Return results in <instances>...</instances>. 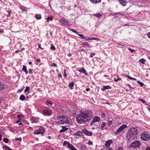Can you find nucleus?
<instances>
[{
    "mask_svg": "<svg viewBox=\"0 0 150 150\" xmlns=\"http://www.w3.org/2000/svg\"><path fill=\"white\" fill-rule=\"evenodd\" d=\"M93 113L91 110L80 111L76 117L77 122L79 124H82L89 121L93 117Z\"/></svg>",
    "mask_w": 150,
    "mask_h": 150,
    "instance_id": "1",
    "label": "nucleus"
},
{
    "mask_svg": "<svg viewBox=\"0 0 150 150\" xmlns=\"http://www.w3.org/2000/svg\"><path fill=\"white\" fill-rule=\"evenodd\" d=\"M138 133L137 129L135 128H132L128 131L127 134V139L128 140H132L136 137Z\"/></svg>",
    "mask_w": 150,
    "mask_h": 150,
    "instance_id": "2",
    "label": "nucleus"
},
{
    "mask_svg": "<svg viewBox=\"0 0 150 150\" xmlns=\"http://www.w3.org/2000/svg\"><path fill=\"white\" fill-rule=\"evenodd\" d=\"M59 120L58 122L59 124H68L69 123V120L68 118L65 116L59 115L57 118Z\"/></svg>",
    "mask_w": 150,
    "mask_h": 150,
    "instance_id": "3",
    "label": "nucleus"
},
{
    "mask_svg": "<svg viewBox=\"0 0 150 150\" xmlns=\"http://www.w3.org/2000/svg\"><path fill=\"white\" fill-rule=\"evenodd\" d=\"M141 138L143 140H148L150 138V133L148 132H144L141 134Z\"/></svg>",
    "mask_w": 150,
    "mask_h": 150,
    "instance_id": "4",
    "label": "nucleus"
},
{
    "mask_svg": "<svg viewBox=\"0 0 150 150\" xmlns=\"http://www.w3.org/2000/svg\"><path fill=\"white\" fill-rule=\"evenodd\" d=\"M45 129L44 127H40L38 129L35 130L34 131V133L38 134H41L42 135H43V133L45 132Z\"/></svg>",
    "mask_w": 150,
    "mask_h": 150,
    "instance_id": "5",
    "label": "nucleus"
},
{
    "mask_svg": "<svg viewBox=\"0 0 150 150\" xmlns=\"http://www.w3.org/2000/svg\"><path fill=\"white\" fill-rule=\"evenodd\" d=\"M52 112V111L50 109H45L43 110L42 111V113L45 116H50L51 115Z\"/></svg>",
    "mask_w": 150,
    "mask_h": 150,
    "instance_id": "6",
    "label": "nucleus"
},
{
    "mask_svg": "<svg viewBox=\"0 0 150 150\" xmlns=\"http://www.w3.org/2000/svg\"><path fill=\"white\" fill-rule=\"evenodd\" d=\"M127 126L126 124H123L115 132V134H118L119 133L121 132L124 129L127 128Z\"/></svg>",
    "mask_w": 150,
    "mask_h": 150,
    "instance_id": "7",
    "label": "nucleus"
},
{
    "mask_svg": "<svg viewBox=\"0 0 150 150\" xmlns=\"http://www.w3.org/2000/svg\"><path fill=\"white\" fill-rule=\"evenodd\" d=\"M140 144V141L138 140H136L131 143L130 147L134 148H139Z\"/></svg>",
    "mask_w": 150,
    "mask_h": 150,
    "instance_id": "8",
    "label": "nucleus"
},
{
    "mask_svg": "<svg viewBox=\"0 0 150 150\" xmlns=\"http://www.w3.org/2000/svg\"><path fill=\"white\" fill-rule=\"evenodd\" d=\"M100 120V118L98 116H96L94 117L91 122L90 125L91 126L95 122H99Z\"/></svg>",
    "mask_w": 150,
    "mask_h": 150,
    "instance_id": "9",
    "label": "nucleus"
},
{
    "mask_svg": "<svg viewBox=\"0 0 150 150\" xmlns=\"http://www.w3.org/2000/svg\"><path fill=\"white\" fill-rule=\"evenodd\" d=\"M59 22L62 25H68L69 21L65 19L62 18L60 20Z\"/></svg>",
    "mask_w": 150,
    "mask_h": 150,
    "instance_id": "10",
    "label": "nucleus"
},
{
    "mask_svg": "<svg viewBox=\"0 0 150 150\" xmlns=\"http://www.w3.org/2000/svg\"><path fill=\"white\" fill-rule=\"evenodd\" d=\"M82 131L85 135L88 136H91L93 134V133L92 132H89L85 129H83Z\"/></svg>",
    "mask_w": 150,
    "mask_h": 150,
    "instance_id": "11",
    "label": "nucleus"
},
{
    "mask_svg": "<svg viewBox=\"0 0 150 150\" xmlns=\"http://www.w3.org/2000/svg\"><path fill=\"white\" fill-rule=\"evenodd\" d=\"M77 71L80 73H83L86 75H88V73L83 67H82L79 69H78Z\"/></svg>",
    "mask_w": 150,
    "mask_h": 150,
    "instance_id": "12",
    "label": "nucleus"
},
{
    "mask_svg": "<svg viewBox=\"0 0 150 150\" xmlns=\"http://www.w3.org/2000/svg\"><path fill=\"white\" fill-rule=\"evenodd\" d=\"M39 118L38 117H32L31 120L32 122L36 123L39 121Z\"/></svg>",
    "mask_w": 150,
    "mask_h": 150,
    "instance_id": "13",
    "label": "nucleus"
},
{
    "mask_svg": "<svg viewBox=\"0 0 150 150\" xmlns=\"http://www.w3.org/2000/svg\"><path fill=\"white\" fill-rule=\"evenodd\" d=\"M119 2L123 6H126L127 3L126 0H119Z\"/></svg>",
    "mask_w": 150,
    "mask_h": 150,
    "instance_id": "14",
    "label": "nucleus"
},
{
    "mask_svg": "<svg viewBox=\"0 0 150 150\" xmlns=\"http://www.w3.org/2000/svg\"><path fill=\"white\" fill-rule=\"evenodd\" d=\"M112 141L111 140H107L105 144V145L107 148L110 147V145L112 144Z\"/></svg>",
    "mask_w": 150,
    "mask_h": 150,
    "instance_id": "15",
    "label": "nucleus"
},
{
    "mask_svg": "<svg viewBox=\"0 0 150 150\" xmlns=\"http://www.w3.org/2000/svg\"><path fill=\"white\" fill-rule=\"evenodd\" d=\"M68 127V126H62V129L59 131V132L61 133L66 131L68 129V127Z\"/></svg>",
    "mask_w": 150,
    "mask_h": 150,
    "instance_id": "16",
    "label": "nucleus"
},
{
    "mask_svg": "<svg viewBox=\"0 0 150 150\" xmlns=\"http://www.w3.org/2000/svg\"><path fill=\"white\" fill-rule=\"evenodd\" d=\"M82 46L83 47H90L91 46L87 42H84L82 43Z\"/></svg>",
    "mask_w": 150,
    "mask_h": 150,
    "instance_id": "17",
    "label": "nucleus"
},
{
    "mask_svg": "<svg viewBox=\"0 0 150 150\" xmlns=\"http://www.w3.org/2000/svg\"><path fill=\"white\" fill-rule=\"evenodd\" d=\"M111 87L109 85L107 86H103V88L101 89V90L103 91H104L106 89H110Z\"/></svg>",
    "mask_w": 150,
    "mask_h": 150,
    "instance_id": "18",
    "label": "nucleus"
},
{
    "mask_svg": "<svg viewBox=\"0 0 150 150\" xmlns=\"http://www.w3.org/2000/svg\"><path fill=\"white\" fill-rule=\"evenodd\" d=\"M101 0H90L91 3L96 4L100 3L101 1Z\"/></svg>",
    "mask_w": 150,
    "mask_h": 150,
    "instance_id": "19",
    "label": "nucleus"
},
{
    "mask_svg": "<svg viewBox=\"0 0 150 150\" xmlns=\"http://www.w3.org/2000/svg\"><path fill=\"white\" fill-rule=\"evenodd\" d=\"M22 70L25 72L26 74H27L28 73V71L27 68L25 66H23Z\"/></svg>",
    "mask_w": 150,
    "mask_h": 150,
    "instance_id": "20",
    "label": "nucleus"
},
{
    "mask_svg": "<svg viewBox=\"0 0 150 150\" xmlns=\"http://www.w3.org/2000/svg\"><path fill=\"white\" fill-rule=\"evenodd\" d=\"M35 17L37 20H40L41 18V16L40 14H35Z\"/></svg>",
    "mask_w": 150,
    "mask_h": 150,
    "instance_id": "21",
    "label": "nucleus"
},
{
    "mask_svg": "<svg viewBox=\"0 0 150 150\" xmlns=\"http://www.w3.org/2000/svg\"><path fill=\"white\" fill-rule=\"evenodd\" d=\"M2 148L4 150H12L11 149L6 145H4Z\"/></svg>",
    "mask_w": 150,
    "mask_h": 150,
    "instance_id": "22",
    "label": "nucleus"
},
{
    "mask_svg": "<svg viewBox=\"0 0 150 150\" xmlns=\"http://www.w3.org/2000/svg\"><path fill=\"white\" fill-rule=\"evenodd\" d=\"M82 133L80 131H78L76 132L74 134L75 135L78 136H80L82 135Z\"/></svg>",
    "mask_w": 150,
    "mask_h": 150,
    "instance_id": "23",
    "label": "nucleus"
},
{
    "mask_svg": "<svg viewBox=\"0 0 150 150\" xmlns=\"http://www.w3.org/2000/svg\"><path fill=\"white\" fill-rule=\"evenodd\" d=\"M106 124V123L105 122H103L102 124H101V126H100V128L101 130H103L104 129V127L105 126V125Z\"/></svg>",
    "mask_w": 150,
    "mask_h": 150,
    "instance_id": "24",
    "label": "nucleus"
},
{
    "mask_svg": "<svg viewBox=\"0 0 150 150\" xmlns=\"http://www.w3.org/2000/svg\"><path fill=\"white\" fill-rule=\"evenodd\" d=\"M69 148H70L71 150H77V149L71 144L69 145Z\"/></svg>",
    "mask_w": 150,
    "mask_h": 150,
    "instance_id": "25",
    "label": "nucleus"
},
{
    "mask_svg": "<svg viewBox=\"0 0 150 150\" xmlns=\"http://www.w3.org/2000/svg\"><path fill=\"white\" fill-rule=\"evenodd\" d=\"M4 88V86L0 82V91H3Z\"/></svg>",
    "mask_w": 150,
    "mask_h": 150,
    "instance_id": "26",
    "label": "nucleus"
},
{
    "mask_svg": "<svg viewBox=\"0 0 150 150\" xmlns=\"http://www.w3.org/2000/svg\"><path fill=\"white\" fill-rule=\"evenodd\" d=\"M69 144H71L69 142L66 141H65L64 142L63 146H67V145L68 147H69Z\"/></svg>",
    "mask_w": 150,
    "mask_h": 150,
    "instance_id": "27",
    "label": "nucleus"
},
{
    "mask_svg": "<svg viewBox=\"0 0 150 150\" xmlns=\"http://www.w3.org/2000/svg\"><path fill=\"white\" fill-rule=\"evenodd\" d=\"M103 15L102 14L100 13H97L95 14L94 15V16L98 17V18H100Z\"/></svg>",
    "mask_w": 150,
    "mask_h": 150,
    "instance_id": "28",
    "label": "nucleus"
},
{
    "mask_svg": "<svg viewBox=\"0 0 150 150\" xmlns=\"http://www.w3.org/2000/svg\"><path fill=\"white\" fill-rule=\"evenodd\" d=\"M19 99L20 100H24L25 99V96L24 95H23V94L21 95L20 97H19Z\"/></svg>",
    "mask_w": 150,
    "mask_h": 150,
    "instance_id": "29",
    "label": "nucleus"
},
{
    "mask_svg": "<svg viewBox=\"0 0 150 150\" xmlns=\"http://www.w3.org/2000/svg\"><path fill=\"white\" fill-rule=\"evenodd\" d=\"M53 17L52 16H51L50 17H48L46 19V20H47V22H49L50 21H52L53 20Z\"/></svg>",
    "mask_w": 150,
    "mask_h": 150,
    "instance_id": "30",
    "label": "nucleus"
},
{
    "mask_svg": "<svg viewBox=\"0 0 150 150\" xmlns=\"http://www.w3.org/2000/svg\"><path fill=\"white\" fill-rule=\"evenodd\" d=\"M80 148L82 150H86L87 147L85 145H81Z\"/></svg>",
    "mask_w": 150,
    "mask_h": 150,
    "instance_id": "31",
    "label": "nucleus"
},
{
    "mask_svg": "<svg viewBox=\"0 0 150 150\" xmlns=\"http://www.w3.org/2000/svg\"><path fill=\"white\" fill-rule=\"evenodd\" d=\"M74 82H71V83H69V86L70 88H72L74 86Z\"/></svg>",
    "mask_w": 150,
    "mask_h": 150,
    "instance_id": "32",
    "label": "nucleus"
},
{
    "mask_svg": "<svg viewBox=\"0 0 150 150\" xmlns=\"http://www.w3.org/2000/svg\"><path fill=\"white\" fill-rule=\"evenodd\" d=\"M77 35L80 37H81V39H85L86 38H85V36L84 35H83L77 34Z\"/></svg>",
    "mask_w": 150,
    "mask_h": 150,
    "instance_id": "33",
    "label": "nucleus"
},
{
    "mask_svg": "<svg viewBox=\"0 0 150 150\" xmlns=\"http://www.w3.org/2000/svg\"><path fill=\"white\" fill-rule=\"evenodd\" d=\"M94 38H90L88 37H87L85 39L86 41H88L89 40H94Z\"/></svg>",
    "mask_w": 150,
    "mask_h": 150,
    "instance_id": "34",
    "label": "nucleus"
},
{
    "mask_svg": "<svg viewBox=\"0 0 150 150\" xmlns=\"http://www.w3.org/2000/svg\"><path fill=\"white\" fill-rule=\"evenodd\" d=\"M20 8L22 10L23 12L24 11H25L26 10L25 8L23 6H21Z\"/></svg>",
    "mask_w": 150,
    "mask_h": 150,
    "instance_id": "35",
    "label": "nucleus"
},
{
    "mask_svg": "<svg viewBox=\"0 0 150 150\" xmlns=\"http://www.w3.org/2000/svg\"><path fill=\"white\" fill-rule=\"evenodd\" d=\"M3 141L6 143H8V139L6 138H4L3 139Z\"/></svg>",
    "mask_w": 150,
    "mask_h": 150,
    "instance_id": "36",
    "label": "nucleus"
},
{
    "mask_svg": "<svg viewBox=\"0 0 150 150\" xmlns=\"http://www.w3.org/2000/svg\"><path fill=\"white\" fill-rule=\"evenodd\" d=\"M126 76L130 80H133L135 81L137 80V79L135 78L132 77L129 75H127Z\"/></svg>",
    "mask_w": 150,
    "mask_h": 150,
    "instance_id": "37",
    "label": "nucleus"
},
{
    "mask_svg": "<svg viewBox=\"0 0 150 150\" xmlns=\"http://www.w3.org/2000/svg\"><path fill=\"white\" fill-rule=\"evenodd\" d=\"M140 62L142 64H144V62L145 61V60L144 58H142L139 60Z\"/></svg>",
    "mask_w": 150,
    "mask_h": 150,
    "instance_id": "38",
    "label": "nucleus"
},
{
    "mask_svg": "<svg viewBox=\"0 0 150 150\" xmlns=\"http://www.w3.org/2000/svg\"><path fill=\"white\" fill-rule=\"evenodd\" d=\"M46 103L50 105H51L53 104L52 102L50 100H47L46 101Z\"/></svg>",
    "mask_w": 150,
    "mask_h": 150,
    "instance_id": "39",
    "label": "nucleus"
},
{
    "mask_svg": "<svg viewBox=\"0 0 150 150\" xmlns=\"http://www.w3.org/2000/svg\"><path fill=\"white\" fill-rule=\"evenodd\" d=\"M137 83L138 84H139L142 87L143 86L144 84L143 83L139 81H137Z\"/></svg>",
    "mask_w": 150,
    "mask_h": 150,
    "instance_id": "40",
    "label": "nucleus"
},
{
    "mask_svg": "<svg viewBox=\"0 0 150 150\" xmlns=\"http://www.w3.org/2000/svg\"><path fill=\"white\" fill-rule=\"evenodd\" d=\"M30 90V87H29L27 86L25 89L24 91L25 92H27L28 91H29Z\"/></svg>",
    "mask_w": 150,
    "mask_h": 150,
    "instance_id": "41",
    "label": "nucleus"
},
{
    "mask_svg": "<svg viewBox=\"0 0 150 150\" xmlns=\"http://www.w3.org/2000/svg\"><path fill=\"white\" fill-rule=\"evenodd\" d=\"M114 80L115 82H117L119 80H121V79L120 77H117V79L116 78H114Z\"/></svg>",
    "mask_w": 150,
    "mask_h": 150,
    "instance_id": "42",
    "label": "nucleus"
},
{
    "mask_svg": "<svg viewBox=\"0 0 150 150\" xmlns=\"http://www.w3.org/2000/svg\"><path fill=\"white\" fill-rule=\"evenodd\" d=\"M124 148L123 147H119L116 149V150H124Z\"/></svg>",
    "mask_w": 150,
    "mask_h": 150,
    "instance_id": "43",
    "label": "nucleus"
},
{
    "mask_svg": "<svg viewBox=\"0 0 150 150\" xmlns=\"http://www.w3.org/2000/svg\"><path fill=\"white\" fill-rule=\"evenodd\" d=\"M50 49L52 50H55V48L54 45H52L50 47Z\"/></svg>",
    "mask_w": 150,
    "mask_h": 150,
    "instance_id": "44",
    "label": "nucleus"
},
{
    "mask_svg": "<svg viewBox=\"0 0 150 150\" xmlns=\"http://www.w3.org/2000/svg\"><path fill=\"white\" fill-rule=\"evenodd\" d=\"M16 123L17 124H18L19 125H21L22 124V122H20V120H18L16 122Z\"/></svg>",
    "mask_w": 150,
    "mask_h": 150,
    "instance_id": "45",
    "label": "nucleus"
},
{
    "mask_svg": "<svg viewBox=\"0 0 150 150\" xmlns=\"http://www.w3.org/2000/svg\"><path fill=\"white\" fill-rule=\"evenodd\" d=\"M51 66L53 67H55L57 66V65L55 63H53L51 64Z\"/></svg>",
    "mask_w": 150,
    "mask_h": 150,
    "instance_id": "46",
    "label": "nucleus"
},
{
    "mask_svg": "<svg viewBox=\"0 0 150 150\" xmlns=\"http://www.w3.org/2000/svg\"><path fill=\"white\" fill-rule=\"evenodd\" d=\"M15 139L16 140H19L20 141H21L22 140V139L20 137H19V138L17 137V138H15Z\"/></svg>",
    "mask_w": 150,
    "mask_h": 150,
    "instance_id": "47",
    "label": "nucleus"
},
{
    "mask_svg": "<svg viewBox=\"0 0 150 150\" xmlns=\"http://www.w3.org/2000/svg\"><path fill=\"white\" fill-rule=\"evenodd\" d=\"M71 30V31H72V32H73L74 33H76L77 35V34H78L76 30H74V29H72Z\"/></svg>",
    "mask_w": 150,
    "mask_h": 150,
    "instance_id": "48",
    "label": "nucleus"
},
{
    "mask_svg": "<svg viewBox=\"0 0 150 150\" xmlns=\"http://www.w3.org/2000/svg\"><path fill=\"white\" fill-rule=\"evenodd\" d=\"M139 101H141L143 103H145V101L142 99H140L139 100Z\"/></svg>",
    "mask_w": 150,
    "mask_h": 150,
    "instance_id": "49",
    "label": "nucleus"
},
{
    "mask_svg": "<svg viewBox=\"0 0 150 150\" xmlns=\"http://www.w3.org/2000/svg\"><path fill=\"white\" fill-rule=\"evenodd\" d=\"M112 121H110L108 122V126H110L112 125Z\"/></svg>",
    "mask_w": 150,
    "mask_h": 150,
    "instance_id": "50",
    "label": "nucleus"
},
{
    "mask_svg": "<svg viewBox=\"0 0 150 150\" xmlns=\"http://www.w3.org/2000/svg\"><path fill=\"white\" fill-rule=\"evenodd\" d=\"M121 14V13L119 12V13H114L113 14V16H116L117 14Z\"/></svg>",
    "mask_w": 150,
    "mask_h": 150,
    "instance_id": "51",
    "label": "nucleus"
},
{
    "mask_svg": "<svg viewBox=\"0 0 150 150\" xmlns=\"http://www.w3.org/2000/svg\"><path fill=\"white\" fill-rule=\"evenodd\" d=\"M95 55V54L94 53H91L90 55V57H93V56H94Z\"/></svg>",
    "mask_w": 150,
    "mask_h": 150,
    "instance_id": "52",
    "label": "nucleus"
},
{
    "mask_svg": "<svg viewBox=\"0 0 150 150\" xmlns=\"http://www.w3.org/2000/svg\"><path fill=\"white\" fill-rule=\"evenodd\" d=\"M128 49L130 51V52H132V53L133 52H134L135 51L134 50H132L130 48H128Z\"/></svg>",
    "mask_w": 150,
    "mask_h": 150,
    "instance_id": "53",
    "label": "nucleus"
},
{
    "mask_svg": "<svg viewBox=\"0 0 150 150\" xmlns=\"http://www.w3.org/2000/svg\"><path fill=\"white\" fill-rule=\"evenodd\" d=\"M101 114H102V117H105V114L104 113L102 112L101 113Z\"/></svg>",
    "mask_w": 150,
    "mask_h": 150,
    "instance_id": "54",
    "label": "nucleus"
},
{
    "mask_svg": "<svg viewBox=\"0 0 150 150\" xmlns=\"http://www.w3.org/2000/svg\"><path fill=\"white\" fill-rule=\"evenodd\" d=\"M88 144L90 145H91L92 144L93 142H91L90 141H89L88 142Z\"/></svg>",
    "mask_w": 150,
    "mask_h": 150,
    "instance_id": "55",
    "label": "nucleus"
},
{
    "mask_svg": "<svg viewBox=\"0 0 150 150\" xmlns=\"http://www.w3.org/2000/svg\"><path fill=\"white\" fill-rule=\"evenodd\" d=\"M66 69H64V75L65 77L67 76V74H66Z\"/></svg>",
    "mask_w": 150,
    "mask_h": 150,
    "instance_id": "56",
    "label": "nucleus"
},
{
    "mask_svg": "<svg viewBox=\"0 0 150 150\" xmlns=\"http://www.w3.org/2000/svg\"><path fill=\"white\" fill-rule=\"evenodd\" d=\"M28 70H29V73L30 74H31L32 73L31 72L32 71V70L31 69H28Z\"/></svg>",
    "mask_w": 150,
    "mask_h": 150,
    "instance_id": "57",
    "label": "nucleus"
},
{
    "mask_svg": "<svg viewBox=\"0 0 150 150\" xmlns=\"http://www.w3.org/2000/svg\"><path fill=\"white\" fill-rule=\"evenodd\" d=\"M147 36L148 37L150 38V32H149L147 34Z\"/></svg>",
    "mask_w": 150,
    "mask_h": 150,
    "instance_id": "58",
    "label": "nucleus"
},
{
    "mask_svg": "<svg viewBox=\"0 0 150 150\" xmlns=\"http://www.w3.org/2000/svg\"><path fill=\"white\" fill-rule=\"evenodd\" d=\"M2 132H0V141H1L2 140V137H1V134Z\"/></svg>",
    "mask_w": 150,
    "mask_h": 150,
    "instance_id": "59",
    "label": "nucleus"
},
{
    "mask_svg": "<svg viewBox=\"0 0 150 150\" xmlns=\"http://www.w3.org/2000/svg\"><path fill=\"white\" fill-rule=\"evenodd\" d=\"M23 90V89H19L18 90V92H21V91H22Z\"/></svg>",
    "mask_w": 150,
    "mask_h": 150,
    "instance_id": "60",
    "label": "nucleus"
},
{
    "mask_svg": "<svg viewBox=\"0 0 150 150\" xmlns=\"http://www.w3.org/2000/svg\"><path fill=\"white\" fill-rule=\"evenodd\" d=\"M94 40H96L97 41H99L100 40V39L99 38H94Z\"/></svg>",
    "mask_w": 150,
    "mask_h": 150,
    "instance_id": "61",
    "label": "nucleus"
},
{
    "mask_svg": "<svg viewBox=\"0 0 150 150\" xmlns=\"http://www.w3.org/2000/svg\"><path fill=\"white\" fill-rule=\"evenodd\" d=\"M11 11H8V16H10V13H11Z\"/></svg>",
    "mask_w": 150,
    "mask_h": 150,
    "instance_id": "62",
    "label": "nucleus"
},
{
    "mask_svg": "<svg viewBox=\"0 0 150 150\" xmlns=\"http://www.w3.org/2000/svg\"><path fill=\"white\" fill-rule=\"evenodd\" d=\"M146 150H150V146L147 147L146 149Z\"/></svg>",
    "mask_w": 150,
    "mask_h": 150,
    "instance_id": "63",
    "label": "nucleus"
},
{
    "mask_svg": "<svg viewBox=\"0 0 150 150\" xmlns=\"http://www.w3.org/2000/svg\"><path fill=\"white\" fill-rule=\"evenodd\" d=\"M4 33V31L2 29H0V33Z\"/></svg>",
    "mask_w": 150,
    "mask_h": 150,
    "instance_id": "64",
    "label": "nucleus"
}]
</instances>
